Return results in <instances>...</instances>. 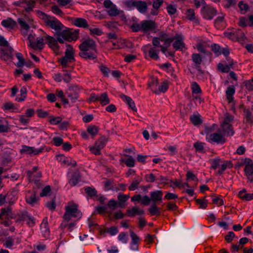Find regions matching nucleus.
I'll return each mask as SVG.
<instances>
[{
  "label": "nucleus",
  "instance_id": "nucleus-1",
  "mask_svg": "<svg viewBox=\"0 0 253 253\" xmlns=\"http://www.w3.org/2000/svg\"><path fill=\"white\" fill-rule=\"evenodd\" d=\"M172 41L173 39L169 38L166 34H163L161 38H154L152 43L155 47L150 48L149 51V56L155 60L158 59L159 50L157 49L156 47H160L163 53L166 54L167 48L170 46Z\"/></svg>",
  "mask_w": 253,
  "mask_h": 253
},
{
  "label": "nucleus",
  "instance_id": "nucleus-2",
  "mask_svg": "<svg viewBox=\"0 0 253 253\" xmlns=\"http://www.w3.org/2000/svg\"><path fill=\"white\" fill-rule=\"evenodd\" d=\"M55 36L56 40L54 38L48 35L44 37L46 42L54 51H57L59 49L57 42L60 43H63L64 41H71L75 40L72 37V33L67 30H64L61 32L57 31L56 32Z\"/></svg>",
  "mask_w": 253,
  "mask_h": 253
},
{
  "label": "nucleus",
  "instance_id": "nucleus-3",
  "mask_svg": "<svg viewBox=\"0 0 253 253\" xmlns=\"http://www.w3.org/2000/svg\"><path fill=\"white\" fill-rule=\"evenodd\" d=\"M80 56L84 58L93 60L96 58L97 49L95 41L87 38L84 40L79 45Z\"/></svg>",
  "mask_w": 253,
  "mask_h": 253
},
{
  "label": "nucleus",
  "instance_id": "nucleus-4",
  "mask_svg": "<svg viewBox=\"0 0 253 253\" xmlns=\"http://www.w3.org/2000/svg\"><path fill=\"white\" fill-rule=\"evenodd\" d=\"M37 13L46 26L54 30L56 32L64 28V25L55 17L48 15L40 10H37Z\"/></svg>",
  "mask_w": 253,
  "mask_h": 253
},
{
  "label": "nucleus",
  "instance_id": "nucleus-5",
  "mask_svg": "<svg viewBox=\"0 0 253 253\" xmlns=\"http://www.w3.org/2000/svg\"><path fill=\"white\" fill-rule=\"evenodd\" d=\"M65 210L63 218L65 221H69L73 218L80 219L82 216L81 211L78 209V205L73 202L69 203L65 207Z\"/></svg>",
  "mask_w": 253,
  "mask_h": 253
},
{
  "label": "nucleus",
  "instance_id": "nucleus-6",
  "mask_svg": "<svg viewBox=\"0 0 253 253\" xmlns=\"http://www.w3.org/2000/svg\"><path fill=\"white\" fill-rule=\"evenodd\" d=\"M233 116L227 113L225 115V118L223 122L221 125V131L224 135L229 136H232L234 134V131L232 125L230 123L233 121Z\"/></svg>",
  "mask_w": 253,
  "mask_h": 253
},
{
  "label": "nucleus",
  "instance_id": "nucleus-7",
  "mask_svg": "<svg viewBox=\"0 0 253 253\" xmlns=\"http://www.w3.org/2000/svg\"><path fill=\"white\" fill-rule=\"evenodd\" d=\"M74 50L73 47L69 44L66 45V49L65 52V56L58 59L63 68H66L69 63L74 62Z\"/></svg>",
  "mask_w": 253,
  "mask_h": 253
},
{
  "label": "nucleus",
  "instance_id": "nucleus-8",
  "mask_svg": "<svg viewBox=\"0 0 253 253\" xmlns=\"http://www.w3.org/2000/svg\"><path fill=\"white\" fill-rule=\"evenodd\" d=\"M245 165L244 171L245 175L249 181L253 182V162L249 158H246L243 160V162L240 165Z\"/></svg>",
  "mask_w": 253,
  "mask_h": 253
},
{
  "label": "nucleus",
  "instance_id": "nucleus-9",
  "mask_svg": "<svg viewBox=\"0 0 253 253\" xmlns=\"http://www.w3.org/2000/svg\"><path fill=\"white\" fill-rule=\"evenodd\" d=\"M209 141L217 144H223L225 142V136L221 131V129L218 128L215 132L209 135Z\"/></svg>",
  "mask_w": 253,
  "mask_h": 253
},
{
  "label": "nucleus",
  "instance_id": "nucleus-10",
  "mask_svg": "<svg viewBox=\"0 0 253 253\" xmlns=\"http://www.w3.org/2000/svg\"><path fill=\"white\" fill-rule=\"evenodd\" d=\"M13 204V202L11 201H9V206L12 205ZM14 217L15 214L13 213L12 209L10 206H8L1 209L0 213V219H2L3 217H5L7 219H12L14 218Z\"/></svg>",
  "mask_w": 253,
  "mask_h": 253
},
{
  "label": "nucleus",
  "instance_id": "nucleus-11",
  "mask_svg": "<svg viewBox=\"0 0 253 253\" xmlns=\"http://www.w3.org/2000/svg\"><path fill=\"white\" fill-rule=\"evenodd\" d=\"M79 89L75 86H70L66 91L65 93L70 98L72 103H75L79 98Z\"/></svg>",
  "mask_w": 253,
  "mask_h": 253
},
{
  "label": "nucleus",
  "instance_id": "nucleus-12",
  "mask_svg": "<svg viewBox=\"0 0 253 253\" xmlns=\"http://www.w3.org/2000/svg\"><path fill=\"white\" fill-rule=\"evenodd\" d=\"M202 12L205 18L211 20L216 14V10L214 8L207 5L203 7Z\"/></svg>",
  "mask_w": 253,
  "mask_h": 253
},
{
  "label": "nucleus",
  "instance_id": "nucleus-13",
  "mask_svg": "<svg viewBox=\"0 0 253 253\" xmlns=\"http://www.w3.org/2000/svg\"><path fill=\"white\" fill-rule=\"evenodd\" d=\"M43 148L40 149H35L33 147H30L26 145L22 146V149L20 150L21 154H26L29 155H38L42 152Z\"/></svg>",
  "mask_w": 253,
  "mask_h": 253
},
{
  "label": "nucleus",
  "instance_id": "nucleus-14",
  "mask_svg": "<svg viewBox=\"0 0 253 253\" xmlns=\"http://www.w3.org/2000/svg\"><path fill=\"white\" fill-rule=\"evenodd\" d=\"M0 45L7 47L6 49L2 50V51L10 58H12L14 50L11 46H9L8 42L2 36H0Z\"/></svg>",
  "mask_w": 253,
  "mask_h": 253
},
{
  "label": "nucleus",
  "instance_id": "nucleus-15",
  "mask_svg": "<svg viewBox=\"0 0 253 253\" xmlns=\"http://www.w3.org/2000/svg\"><path fill=\"white\" fill-rule=\"evenodd\" d=\"M176 41L173 42L172 45L176 50H182L185 47V43L183 42V37L180 35H176Z\"/></svg>",
  "mask_w": 253,
  "mask_h": 253
},
{
  "label": "nucleus",
  "instance_id": "nucleus-16",
  "mask_svg": "<svg viewBox=\"0 0 253 253\" xmlns=\"http://www.w3.org/2000/svg\"><path fill=\"white\" fill-rule=\"evenodd\" d=\"M120 97L132 111L134 112L137 111V109L135 106L134 101L129 96L122 94Z\"/></svg>",
  "mask_w": 253,
  "mask_h": 253
},
{
  "label": "nucleus",
  "instance_id": "nucleus-17",
  "mask_svg": "<svg viewBox=\"0 0 253 253\" xmlns=\"http://www.w3.org/2000/svg\"><path fill=\"white\" fill-rule=\"evenodd\" d=\"M72 23L77 27L87 28L88 24L86 19L82 18H74L72 20Z\"/></svg>",
  "mask_w": 253,
  "mask_h": 253
},
{
  "label": "nucleus",
  "instance_id": "nucleus-18",
  "mask_svg": "<svg viewBox=\"0 0 253 253\" xmlns=\"http://www.w3.org/2000/svg\"><path fill=\"white\" fill-rule=\"evenodd\" d=\"M20 2L22 4L21 7L27 12L32 11L35 6V1L31 0H20Z\"/></svg>",
  "mask_w": 253,
  "mask_h": 253
},
{
  "label": "nucleus",
  "instance_id": "nucleus-19",
  "mask_svg": "<svg viewBox=\"0 0 253 253\" xmlns=\"http://www.w3.org/2000/svg\"><path fill=\"white\" fill-rule=\"evenodd\" d=\"M163 192L162 191L157 190L151 192L150 198L152 201L156 204V202H160L162 200Z\"/></svg>",
  "mask_w": 253,
  "mask_h": 253
},
{
  "label": "nucleus",
  "instance_id": "nucleus-20",
  "mask_svg": "<svg viewBox=\"0 0 253 253\" xmlns=\"http://www.w3.org/2000/svg\"><path fill=\"white\" fill-rule=\"evenodd\" d=\"M144 213V211L139 209L137 207H133L132 209H128L126 211L127 215L130 217H133L136 214L142 215Z\"/></svg>",
  "mask_w": 253,
  "mask_h": 253
},
{
  "label": "nucleus",
  "instance_id": "nucleus-21",
  "mask_svg": "<svg viewBox=\"0 0 253 253\" xmlns=\"http://www.w3.org/2000/svg\"><path fill=\"white\" fill-rule=\"evenodd\" d=\"M142 30L144 32L152 30L155 28V23L152 21L145 20L141 23Z\"/></svg>",
  "mask_w": 253,
  "mask_h": 253
},
{
  "label": "nucleus",
  "instance_id": "nucleus-22",
  "mask_svg": "<svg viewBox=\"0 0 253 253\" xmlns=\"http://www.w3.org/2000/svg\"><path fill=\"white\" fill-rule=\"evenodd\" d=\"M233 61L232 60L229 61L228 65H223L222 63H219L217 65L218 69L223 73H227L231 68H232Z\"/></svg>",
  "mask_w": 253,
  "mask_h": 253
},
{
  "label": "nucleus",
  "instance_id": "nucleus-23",
  "mask_svg": "<svg viewBox=\"0 0 253 253\" xmlns=\"http://www.w3.org/2000/svg\"><path fill=\"white\" fill-rule=\"evenodd\" d=\"M1 25L6 28L12 29L15 27L16 22L12 19L8 18L7 19L2 20Z\"/></svg>",
  "mask_w": 253,
  "mask_h": 253
},
{
  "label": "nucleus",
  "instance_id": "nucleus-24",
  "mask_svg": "<svg viewBox=\"0 0 253 253\" xmlns=\"http://www.w3.org/2000/svg\"><path fill=\"white\" fill-rule=\"evenodd\" d=\"M169 84L167 81L162 83L158 89L153 90V92L156 94H159L161 93L165 92L168 89Z\"/></svg>",
  "mask_w": 253,
  "mask_h": 253
},
{
  "label": "nucleus",
  "instance_id": "nucleus-25",
  "mask_svg": "<svg viewBox=\"0 0 253 253\" xmlns=\"http://www.w3.org/2000/svg\"><path fill=\"white\" fill-rule=\"evenodd\" d=\"M135 7L139 12L143 13L146 11L147 9L146 2L141 0L136 1Z\"/></svg>",
  "mask_w": 253,
  "mask_h": 253
},
{
  "label": "nucleus",
  "instance_id": "nucleus-26",
  "mask_svg": "<svg viewBox=\"0 0 253 253\" xmlns=\"http://www.w3.org/2000/svg\"><path fill=\"white\" fill-rule=\"evenodd\" d=\"M21 219L23 220L26 221L27 224L30 226H33L35 224L34 218L29 215L27 212H25L22 214Z\"/></svg>",
  "mask_w": 253,
  "mask_h": 253
},
{
  "label": "nucleus",
  "instance_id": "nucleus-27",
  "mask_svg": "<svg viewBox=\"0 0 253 253\" xmlns=\"http://www.w3.org/2000/svg\"><path fill=\"white\" fill-rule=\"evenodd\" d=\"M108 139L105 136H103L95 142L94 146L101 150L104 147Z\"/></svg>",
  "mask_w": 253,
  "mask_h": 253
},
{
  "label": "nucleus",
  "instance_id": "nucleus-28",
  "mask_svg": "<svg viewBox=\"0 0 253 253\" xmlns=\"http://www.w3.org/2000/svg\"><path fill=\"white\" fill-rule=\"evenodd\" d=\"M235 87L233 85H231L228 87L226 91V97L227 99L228 100L229 102H230L233 100V95L235 93Z\"/></svg>",
  "mask_w": 253,
  "mask_h": 253
},
{
  "label": "nucleus",
  "instance_id": "nucleus-29",
  "mask_svg": "<svg viewBox=\"0 0 253 253\" xmlns=\"http://www.w3.org/2000/svg\"><path fill=\"white\" fill-rule=\"evenodd\" d=\"M98 101H100V104L103 106L106 105L110 103V99L106 92L102 93L99 96Z\"/></svg>",
  "mask_w": 253,
  "mask_h": 253
},
{
  "label": "nucleus",
  "instance_id": "nucleus-30",
  "mask_svg": "<svg viewBox=\"0 0 253 253\" xmlns=\"http://www.w3.org/2000/svg\"><path fill=\"white\" fill-rule=\"evenodd\" d=\"M190 118L192 123L195 126L199 125L202 123V120L199 114H193L190 116Z\"/></svg>",
  "mask_w": 253,
  "mask_h": 253
},
{
  "label": "nucleus",
  "instance_id": "nucleus-31",
  "mask_svg": "<svg viewBox=\"0 0 253 253\" xmlns=\"http://www.w3.org/2000/svg\"><path fill=\"white\" fill-rule=\"evenodd\" d=\"M36 193L37 191L36 190V188H34L33 193L31 194L30 196L27 197L26 199V201L28 203L31 205H34L37 202L38 199L36 198Z\"/></svg>",
  "mask_w": 253,
  "mask_h": 253
},
{
  "label": "nucleus",
  "instance_id": "nucleus-32",
  "mask_svg": "<svg viewBox=\"0 0 253 253\" xmlns=\"http://www.w3.org/2000/svg\"><path fill=\"white\" fill-rule=\"evenodd\" d=\"M80 177V175L78 172H74L69 180V184L72 186H75L78 183Z\"/></svg>",
  "mask_w": 253,
  "mask_h": 253
},
{
  "label": "nucleus",
  "instance_id": "nucleus-33",
  "mask_svg": "<svg viewBox=\"0 0 253 253\" xmlns=\"http://www.w3.org/2000/svg\"><path fill=\"white\" fill-rule=\"evenodd\" d=\"M192 95L202 93V90L200 86L196 82H193L191 84Z\"/></svg>",
  "mask_w": 253,
  "mask_h": 253
},
{
  "label": "nucleus",
  "instance_id": "nucleus-34",
  "mask_svg": "<svg viewBox=\"0 0 253 253\" xmlns=\"http://www.w3.org/2000/svg\"><path fill=\"white\" fill-rule=\"evenodd\" d=\"M235 41H237L239 42H242L245 40L246 39L245 35L244 33L241 31L240 30H237L235 32Z\"/></svg>",
  "mask_w": 253,
  "mask_h": 253
},
{
  "label": "nucleus",
  "instance_id": "nucleus-35",
  "mask_svg": "<svg viewBox=\"0 0 253 253\" xmlns=\"http://www.w3.org/2000/svg\"><path fill=\"white\" fill-rule=\"evenodd\" d=\"M16 56L18 60V62L15 64V65L17 67H22L25 64V60L21 54V53L19 52H17L16 53Z\"/></svg>",
  "mask_w": 253,
  "mask_h": 253
},
{
  "label": "nucleus",
  "instance_id": "nucleus-36",
  "mask_svg": "<svg viewBox=\"0 0 253 253\" xmlns=\"http://www.w3.org/2000/svg\"><path fill=\"white\" fill-rule=\"evenodd\" d=\"M150 213L154 215H159L160 213V209L157 206L155 203H154L148 209Z\"/></svg>",
  "mask_w": 253,
  "mask_h": 253
},
{
  "label": "nucleus",
  "instance_id": "nucleus-37",
  "mask_svg": "<svg viewBox=\"0 0 253 253\" xmlns=\"http://www.w3.org/2000/svg\"><path fill=\"white\" fill-rule=\"evenodd\" d=\"M69 221H65L64 219L63 220L61 224V228L62 229H65V228H68V230L70 231H71L72 230V228L75 226L76 223L74 222H71L70 223H68Z\"/></svg>",
  "mask_w": 253,
  "mask_h": 253
},
{
  "label": "nucleus",
  "instance_id": "nucleus-38",
  "mask_svg": "<svg viewBox=\"0 0 253 253\" xmlns=\"http://www.w3.org/2000/svg\"><path fill=\"white\" fill-rule=\"evenodd\" d=\"M192 59L196 65H200L202 61V57L198 53H193L192 55Z\"/></svg>",
  "mask_w": 253,
  "mask_h": 253
},
{
  "label": "nucleus",
  "instance_id": "nucleus-39",
  "mask_svg": "<svg viewBox=\"0 0 253 253\" xmlns=\"http://www.w3.org/2000/svg\"><path fill=\"white\" fill-rule=\"evenodd\" d=\"M141 181V179H134L130 186L128 187V189L130 191L135 190L138 186V185Z\"/></svg>",
  "mask_w": 253,
  "mask_h": 253
},
{
  "label": "nucleus",
  "instance_id": "nucleus-40",
  "mask_svg": "<svg viewBox=\"0 0 253 253\" xmlns=\"http://www.w3.org/2000/svg\"><path fill=\"white\" fill-rule=\"evenodd\" d=\"M43 38H37V41L32 43V48L42 49L43 45Z\"/></svg>",
  "mask_w": 253,
  "mask_h": 253
},
{
  "label": "nucleus",
  "instance_id": "nucleus-41",
  "mask_svg": "<svg viewBox=\"0 0 253 253\" xmlns=\"http://www.w3.org/2000/svg\"><path fill=\"white\" fill-rule=\"evenodd\" d=\"M98 127L95 126H90L87 127V131L92 136L96 135L98 132Z\"/></svg>",
  "mask_w": 253,
  "mask_h": 253
},
{
  "label": "nucleus",
  "instance_id": "nucleus-42",
  "mask_svg": "<svg viewBox=\"0 0 253 253\" xmlns=\"http://www.w3.org/2000/svg\"><path fill=\"white\" fill-rule=\"evenodd\" d=\"M212 51L216 56H218L221 54V50L220 46L217 44H212L211 45Z\"/></svg>",
  "mask_w": 253,
  "mask_h": 253
},
{
  "label": "nucleus",
  "instance_id": "nucleus-43",
  "mask_svg": "<svg viewBox=\"0 0 253 253\" xmlns=\"http://www.w3.org/2000/svg\"><path fill=\"white\" fill-rule=\"evenodd\" d=\"M107 12L110 16H115L119 14V11L115 5H113L108 10Z\"/></svg>",
  "mask_w": 253,
  "mask_h": 253
},
{
  "label": "nucleus",
  "instance_id": "nucleus-44",
  "mask_svg": "<svg viewBox=\"0 0 253 253\" xmlns=\"http://www.w3.org/2000/svg\"><path fill=\"white\" fill-rule=\"evenodd\" d=\"M125 156L128 157V158L125 161L126 165L128 167H134L135 164V161L133 158L131 156L127 155H126Z\"/></svg>",
  "mask_w": 253,
  "mask_h": 253
},
{
  "label": "nucleus",
  "instance_id": "nucleus-45",
  "mask_svg": "<svg viewBox=\"0 0 253 253\" xmlns=\"http://www.w3.org/2000/svg\"><path fill=\"white\" fill-rule=\"evenodd\" d=\"M47 219H43L42 223L41 225L42 228H44V230H42V232H44V235L45 237H47L49 235V230L47 228Z\"/></svg>",
  "mask_w": 253,
  "mask_h": 253
},
{
  "label": "nucleus",
  "instance_id": "nucleus-46",
  "mask_svg": "<svg viewBox=\"0 0 253 253\" xmlns=\"http://www.w3.org/2000/svg\"><path fill=\"white\" fill-rule=\"evenodd\" d=\"M196 203L200 205V208L206 209L207 207L208 201L204 198V199H196Z\"/></svg>",
  "mask_w": 253,
  "mask_h": 253
},
{
  "label": "nucleus",
  "instance_id": "nucleus-47",
  "mask_svg": "<svg viewBox=\"0 0 253 253\" xmlns=\"http://www.w3.org/2000/svg\"><path fill=\"white\" fill-rule=\"evenodd\" d=\"M84 190L88 196L90 197L95 196L97 194L96 190L94 188L90 187H86Z\"/></svg>",
  "mask_w": 253,
  "mask_h": 253
},
{
  "label": "nucleus",
  "instance_id": "nucleus-48",
  "mask_svg": "<svg viewBox=\"0 0 253 253\" xmlns=\"http://www.w3.org/2000/svg\"><path fill=\"white\" fill-rule=\"evenodd\" d=\"M186 14L187 18L190 20H192L194 19L195 18V12H194V9H191V8L188 9L187 10Z\"/></svg>",
  "mask_w": 253,
  "mask_h": 253
},
{
  "label": "nucleus",
  "instance_id": "nucleus-49",
  "mask_svg": "<svg viewBox=\"0 0 253 253\" xmlns=\"http://www.w3.org/2000/svg\"><path fill=\"white\" fill-rule=\"evenodd\" d=\"M231 164L228 162H225L222 164L220 169L217 172V174L221 175L223 172L226 169L230 166Z\"/></svg>",
  "mask_w": 253,
  "mask_h": 253
},
{
  "label": "nucleus",
  "instance_id": "nucleus-50",
  "mask_svg": "<svg viewBox=\"0 0 253 253\" xmlns=\"http://www.w3.org/2000/svg\"><path fill=\"white\" fill-rule=\"evenodd\" d=\"M118 239L120 241H122L124 243H126L127 241V235L126 233L121 232L119 236Z\"/></svg>",
  "mask_w": 253,
  "mask_h": 253
},
{
  "label": "nucleus",
  "instance_id": "nucleus-51",
  "mask_svg": "<svg viewBox=\"0 0 253 253\" xmlns=\"http://www.w3.org/2000/svg\"><path fill=\"white\" fill-rule=\"evenodd\" d=\"M49 120V122L52 125H57L61 122L62 118L60 117H51Z\"/></svg>",
  "mask_w": 253,
  "mask_h": 253
},
{
  "label": "nucleus",
  "instance_id": "nucleus-52",
  "mask_svg": "<svg viewBox=\"0 0 253 253\" xmlns=\"http://www.w3.org/2000/svg\"><path fill=\"white\" fill-rule=\"evenodd\" d=\"M117 203L114 200H111L108 203V207L111 210L114 211L116 209Z\"/></svg>",
  "mask_w": 253,
  "mask_h": 253
},
{
  "label": "nucleus",
  "instance_id": "nucleus-53",
  "mask_svg": "<svg viewBox=\"0 0 253 253\" xmlns=\"http://www.w3.org/2000/svg\"><path fill=\"white\" fill-rule=\"evenodd\" d=\"M18 22L22 28H23L26 30H27L29 29V26L28 24L23 19L19 18L18 19Z\"/></svg>",
  "mask_w": 253,
  "mask_h": 253
},
{
  "label": "nucleus",
  "instance_id": "nucleus-54",
  "mask_svg": "<svg viewBox=\"0 0 253 253\" xmlns=\"http://www.w3.org/2000/svg\"><path fill=\"white\" fill-rule=\"evenodd\" d=\"M130 237L132 239V244L136 245L138 244L139 241V238L136 234H135L132 231H130Z\"/></svg>",
  "mask_w": 253,
  "mask_h": 253
},
{
  "label": "nucleus",
  "instance_id": "nucleus-55",
  "mask_svg": "<svg viewBox=\"0 0 253 253\" xmlns=\"http://www.w3.org/2000/svg\"><path fill=\"white\" fill-rule=\"evenodd\" d=\"M106 232L110 234L111 236L116 235L118 232V229L117 227L112 226L109 228H108Z\"/></svg>",
  "mask_w": 253,
  "mask_h": 253
},
{
  "label": "nucleus",
  "instance_id": "nucleus-56",
  "mask_svg": "<svg viewBox=\"0 0 253 253\" xmlns=\"http://www.w3.org/2000/svg\"><path fill=\"white\" fill-rule=\"evenodd\" d=\"M57 159L59 161L62 162L64 164H67V165H69V160L67 158H65L62 155H57Z\"/></svg>",
  "mask_w": 253,
  "mask_h": 253
},
{
  "label": "nucleus",
  "instance_id": "nucleus-57",
  "mask_svg": "<svg viewBox=\"0 0 253 253\" xmlns=\"http://www.w3.org/2000/svg\"><path fill=\"white\" fill-rule=\"evenodd\" d=\"M51 11L57 15H62L63 12L61 11V10L57 6V5H52L51 7Z\"/></svg>",
  "mask_w": 253,
  "mask_h": 253
},
{
  "label": "nucleus",
  "instance_id": "nucleus-58",
  "mask_svg": "<svg viewBox=\"0 0 253 253\" xmlns=\"http://www.w3.org/2000/svg\"><path fill=\"white\" fill-rule=\"evenodd\" d=\"M53 144L56 146H59L63 144V139L59 137H55L52 139Z\"/></svg>",
  "mask_w": 253,
  "mask_h": 253
},
{
  "label": "nucleus",
  "instance_id": "nucleus-59",
  "mask_svg": "<svg viewBox=\"0 0 253 253\" xmlns=\"http://www.w3.org/2000/svg\"><path fill=\"white\" fill-rule=\"evenodd\" d=\"M50 191V187L48 185L46 186L42 189V192L40 193V195L41 197L46 196Z\"/></svg>",
  "mask_w": 253,
  "mask_h": 253
},
{
  "label": "nucleus",
  "instance_id": "nucleus-60",
  "mask_svg": "<svg viewBox=\"0 0 253 253\" xmlns=\"http://www.w3.org/2000/svg\"><path fill=\"white\" fill-rule=\"evenodd\" d=\"M238 6L240 8V9L241 11H244V12H246L249 9L248 5L244 3L242 1L239 2Z\"/></svg>",
  "mask_w": 253,
  "mask_h": 253
},
{
  "label": "nucleus",
  "instance_id": "nucleus-61",
  "mask_svg": "<svg viewBox=\"0 0 253 253\" xmlns=\"http://www.w3.org/2000/svg\"><path fill=\"white\" fill-rule=\"evenodd\" d=\"M245 113L246 114L247 121L249 122H252L253 121V117H252V112L250 110L247 109L245 110Z\"/></svg>",
  "mask_w": 253,
  "mask_h": 253
},
{
  "label": "nucleus",
  "instance_id": "nucleus-62",
  "mask_svg": "<svg viewBox=\"0 0 253 253\" xmlns=\"http://www.w3.org/2000/svg\"><path fill=\"white\" fill-rule=\"evenodd\" d=\"M203 143L201 142H196L194 144V147L195 148L197 151L203 152L204 150Z\"/></svg>",
  "mask_w": 253,
  "mask_h": 253
},
{
  "label": "nucleus",
  "instance_id": "nucleus-63",
  "mask_svg": "<svg viewBox=\"0 0 253 253\" xmlns=\"http://www.w3.org/2000/svg\"><path fill=\"white\" fill-rule=\"evenodd\" d=\"M167 8L168 13L170 15H173L176 12V7L171 4H169Z\"/></svg>",
  "mask_w": 253,
  "mask_h": 253
},
{
  "label": "nucleus",
  "instance_id": "nucleus-64",
  "mask_svg": "<svg viewBox=\"0 0 253 253\" xmlns=\"http://www.w3.org/2000/svg\"><path fill=\"white\" fill-rule=\"evenodd\" d=\"M245 85L248 90L253 91V80L246 82Z\"/></svg>",
  "mask_w": 253,
  "mask_h": 253
}]
</instances>
